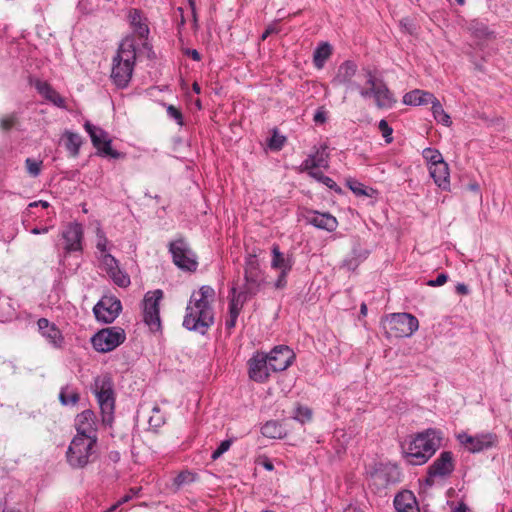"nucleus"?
<instances>
[{"mask_svg":"<svg viewBox=\"0 0 512 512\" xmlns=\"http://www.w3.org/2000/svg\"><path fill=\"white\" fill-rule=\"evenodd\" d=\"M215 297L216 292L209 285H203L191 294L183 319V326L187 330L204 335L214 324Z\"/></svg>","mask_w":512,"mask_h":512,"instance_id":"nucleus-1","label":"nucleus"},{"mask_svg":"<svg viewBox=\"0 0 512 512\" xmlns=\"http://www.w3.org/2000/svg\"><path fill=\"white\" fill-rule=\"evenodd\" d=\"M136 61V47L131 37L120 43L112 59L111 79L119 89H124L131 81Z\"/></svg>","mask_w":512,"mask_h":512,"instance_id":"nucleus-2","label":"nucleus"},{"mask_svg":"<svg viewBox=\"0 0 512 512\" xmlns=\"http://www.w3.org/2000/svg\"><path fill=\"white\" fill-rule=\"evenodd\" d=\"M440 446V437L437 432L428 429L415 436L404 448L407 462L411 465H422L426 463Z\"/></svg>","mask_w":512,"mask_h":512,"instance_id":"nucleus-3","label":"nucleus"},{"mask_svg":"<svg viewBox=\"0 0 512 512\" xmlns=\"http://www.w3.org/2000/svg\"><path fill=\"white\" fill-rule=\"evenodd\" d=\"M92 392L96 396L102 415V423L111 426L114 420L115 392L112 377L108 373L94 378Z\"/></svg>","mask_w":512,"mask_h":512,"instance_id":"nucleus-4","label":"nucleus"},{"mask_svg":"<svg viewBox=\"0 0 512 512\" xmlns=\"http://www.w3.org/2000/svg\"><path fill=\"white\" fill-rule=\"evenodd\" d=\"M97 457V441L73 437L66 451V461L73 469H82Z\"/></svg>","mask_w":512,"mask_h":512,"instance_id":"nucleus-5","label":"nucleus"},{"mask_svg":"<svg viewBox=\"0 0 512 512\" xmlns=\"http://www.w3.org/2000/svg\"><path fill=\"white\" fill-rule=\"evenodd\" d=\"M370 486L380 492L401 481V471L391 463H376L368 472Z\"/></svg>","mask_w":512,"mask_h":512,"instance_id":"nucleus-6","label":"nucleus"},{"mask_svg":"<svg viewBox=\"0 0 512 512\" xmlns=\"http://www.w3.org/2000/svg\"><path fill=\"white\" fill-rule=\"evenodd\" d=\"M418 327V319L409 313H394L384 321L386 333L395 338L410 337Z\"/></svg>","mask_w":512,"mask_h":512,"instance_id":"nucleus-7","label":"nucleus"},{"mask_svg":"<svg viewBox=\"0 0 512 512\" xmlns=\"http://www.w3.org/2000/svg\"><path fill=\"white\" fill-rule=\"evenodd\" d=\"M125 339L126 334L124 329L113 326L98 331L91 338V342L96 351L107 353L116 349Z\"/></svg>","mask_w":512,"mask_h":512,"instance_id":"nucleus-8","label":"nucleus"},{"mask_svg":"<svg viewBox=\"0 0 512 512\" xmlns=\"http://www.w3.org/2000/svg\"><path fill=\"white\" fill-rule=\"evenodd\" d=\"M163 298V291L156 289L148 291L143 299V321L153 332L161 329L160 301Z\"/></svg>","mask_w":512,"mask_h":512,"instance_id":"nucleus-9","label":"nucleus"},{"mask_svg":"<svg viewBox=\"0 0 512 512\" xmlns=\"http://www.w3.org/2000/svg\"><path fill=\"white\" fill-rule=\"evenodd\" d=\"M244 280L245 283L241 289L250 296H255L265 283L264 272L254 254H250L245 260Z\"/></svg>","mask_w":512,"mask_h":512,"instance_id":"nucleus-10","label":"nucleus"},{"mask_svg":"<svg viewBox=\"0 0 512 512\" xmlns=\"http://www.w3.org/2000/svg\"><path fill=\"white\" fill-rule=\"evenodd\" d=\"M86 132L91 138L93 146L97 149V154L102 157H111L113 159H120L124 157V154L114 150L111 147V139L106 131L102 128L91 124L86 121L84 124Z\"/></svg>","mask_w":512,"mask_h":512,"instance_id":"nucleus-11","label":"nucleus"},{"mask_svg":"<svg viewBox=\"0 0 512 512\" xmlns=\"http://www.w3.org/2000/svg\"><path fill=\"white\" fill-rule=\"evenodd\" d=\"M169 250L177 267L187 271H195L197 269L196 255L184 240L179 239L171 242Z\"/></svg>","mask_w":512,"mask_h":512,"instance_id":"nucleus-12","label":"nucleus"},{"mask_svg":"<svg viewBox=\"0 0 512 512\" xmlns=\"http://www.w3.org/2000/svg\"><path fill=\"white\" fill-rule=\"evenodd\" d=\"M366 84L374 86L373 98L379 109L391 108L396 100L387 85L370 71H366Z\"/></svg>","mask_w":512,"mask_h":512,"instance_id":"nucleus-13","label":"nucleus"},{"mask_svg":"<svg viewBox=\"0 0 512 512\" xmlns=\"http://www.w3.org/2000/svg\"><path fill=\"white\" fill-rule=\"evenodd\" d=\"M122 309L120 300L114 297H103L93 308L96 319L103 323H112Z\"/></svg>","mask_w":512,"mask_h":512,"instance_id":"nucleus-14","label":"nucleus"},{"mask_svg":"<svg viewBox=\"0 0 512 512\" xmlns=\"http://www.w3.org/2000/svg\"><path fill=\"white\" fill-rule=\"evenodd\" d=\"M269 361V367L272 372L286 370L293 362L295 354L292 349L286 345L274 347L269 353H266Z\"/></svg>","mask_w":512,"mask_h":512,"instance_id":"nucleus-15","label":"nucleus"},{"mask_svg":"<svg viewBox=\"0 0 512 512\" xmlns=\"http://www.w3.org/2000/svg\"><path fill=\"white\" fill-rule=\"evenodd\" d=\"M457 438L460 443L463 444L472 453L487 450L493 447L497 442L496 435L492 433L478 434L475 436L461 433Z\"/></svg>","mask_w":512,"mask_h":512,"instance_id":"nucleus-16","label":"nucleus"},{"mask_svg":"<svg viewBox=\"0 0 512 512\" xmlns=\"http://www.w3.org/2000/svg\"><path fill=\"white\" fill-rule=\"evenodd\" d=\"M75 428L77 434L74 437H90V440L98 441L96 416L92 410H84L76 416Z\"/></svg>","mask_w":512,"mask_h":512,"instance_id":"nucleus-17","label":"nucleus"},{"mask_svg":"<svg viewBox=\"0 0 512 512\" xmlns=\"http://www.w3.org/2000/svg\"><path fill=\"white\" fill-rule=\"evenodd\" d=\"M249 377L259 383H263L268 380L271 369L269 367V361L264 352H257L249 361Z\"/></svg>","mask_w":512,"mask_h":512,"instance_id":"nucleus-18","label":"nucleus"},{"mask_svg":"<svg viewBox=\"0 0 512 512\" xmlns=\"http://www.w3.org/2000/svg\"><path fill=\"white\" fill-rule=\"evenodd\" d=\"M38 332L41 337L52 347L60 348L64 342L62 332L54 322L46 318H40L37 321Z\"/></svg>","mask_w":512,"mask_h":512,"instance_id":"nucleus-19","label":"nucleus"},{"mask_svg":"<svg viewBox=\"0 0 512 512\" xmlns=\"http://www.w3.org/2000/svg\"><path fill=\"white\" fill-rule=\"evenodd\" d=\"M62 238L65 242L66 252L82 250L83 228L79 223H69L62 231Z\"/></svg>","mask_w":512,"mask_h":512,"instance_id":"nucleus-20","label":"nucleus"},{"mask_svg":"<svg viewBox=\"0 0 512 512\" xmlns=\"http://www.w3.org/2000/svg\"><path fill=\"white\" fill-rule=\"evenodd\" d=\"M327 145L323 144L316 149L315 153L310 154L301 164L300 170L310 175L312 171H318L317 168L327 169L329 167V153Z\"/></svg>","mask_w":512,"mask_h":512,"instance_id":"nucleus-21","label":"nucleus"},{"mask_svg":"<svg viewBox=\"0 0 512 512\" xmlns=\"http://www.w3.org/2000/svg\"><path fill=\"white\" fill-rule=\"evenodd\" d=\"M454 470L453 455L450 451L442 452L428 468L430 477H445Z\"/></svg>","mask_w":512,"mask_h":512,"instance_id":"nucleus-22","label":"nucleus"},{"mask_svg":"<svg viewBox=\"0 0 512 512\" xmlns=\"http://www.w3.org/2000/svg\"><path fill=\"white\" fill-rule=\"evenodd\" d=\"M306 220L309 224L316 228L332 232L338 226L337 219L329 213H320L318 211H311L308 213Z\"/></svg>","mask_w":512,"mask_h":512,"instance_id":"nucleus-23","label":"nucleus"},{"mask_svg":"<svg viewBox=\"0 0 512 512\" xmlns=\"http://www.w3.org/2000/svg\"><path fill=\"white\" fill-rule=\"evenodd\" d=\"M394 507L397 512H420L416 497L409 490H403L395 496Z\"/></svg>","mask_w":512,"mask_h":512,"instance_id":"nucleus-24","label":"nucleus"},{"mask_svg":"<svg viewBox=\"0 0 512 512\" xmlns=\"http://www.w3.org/2000/svg\"><path fill=\"white\" fill-rule=\"evenodd\" d=\"M127 19L133 32L140 38H147L149 35V27L147 19L142 15L138 9H130L127 15Z\"/></svg>","mask_w":512,"mask_h":512,"instance_id":"nucleus-25","label":"nucleus"},{"mask_svg":"<svg viewBox=\"0 0 512 512\" xmlns=\"http://www.w3.org/2000/svg\"><path fill=\"white\" fill-rule=\"evenodd\" d=\"M35 88L38 93L48 102L59 108H65V99L46 82L37 81Z\"/></svg>","mask_w":512,"mask_h":512,"instance_id":"nucleus-26","label":"nucleus"},{"mask_svg":"<svg viewBox=\"0 0 512 512\" xmlns=\"http://www.w3.org/2000/svg\"><path fill=\"white\" fill-rule=\"evenodd\" d=\"M356 72L357 65L352 61H345L338 67L332 83L336 86L351 83Z\"/></svg>","mask_w":512,"mask_h":512,"instance_id":"nucleus-27","label":"nucleus"},{"mask_svg":"<svg viewBox=\"0 0 512 512\" xmlns=\"http://www.w3.org/2000/svg\"><path fill=\"white\" fill-rule=\"evenodd\" d=\"M430 175L438 187L443 190L449 188V167L446 162L440 163L435 166H429Z\"/></svg>","mask_w":512,"mask_h":512,"instance_id":"nucleus-28","label":"nucleus"},{"mask_svg":"<svg viewBox=\"0 0 512 512\" xmlns=\"http://www.w3.org/2000/svg\"><path fill=\"white\" fill-rule=\"evenodd\" d=\"M294 261L293 258L289 255H285L279 249L278 245H273L272 247V260L271 267L275 270L279 271H291L293 267Z\"/></svg>","mask_w":512,"mask_h":512,"instance_id":"nucleus-29","label":"nucleus"},{"mask_svg":"<svg viewBox=\"0 0 512 512\" xmlns=\"http://www.w3.org/2000/svg\"><path fill=\"white\" fill-rule=\"evenodd\" d=\"M435 96L427 91H423L420 89L412 90L408 93H406L403 96V102L406 105H426V104H432V102L435 100Z\"/></svg>","mask_w":512,"mask_h":512,"instance_id":"nucleus-30","label":"nucleus"},{"mask_svg":"<svg viewBox=\"0 0 512 512\" xmlns=\"http://www.w3.org/2000/svg\"><path fill=\"white\" fill-rule=\"evenodd\" d=\"M251 297L244 290L237 291V288L233 286L229 297V314L239 315L245 302Z\"/></svg>","mask_w":512,"mask_h":512,"instance_id":"nucleus-31","label":"nucleus"},{"mask_svg":"<svg viewBox=\"0 0 512 512\" xmlns=\"http://www.w3.org/2000/svg\"><path fill=\"white\" fill-rule=\"evenodd\" d=\"M40 206L42 209L46 210L48 224L43 227L34 226V235L46 233L50 228L54 226L55 211L53 209H50V204L47 201H34V209Z\"/></svg>","mask_w":512,"mask_h":512,"instance_id":"nucleus-32","label":"nucleus"},{"mask_svg":"<svg viewBox=\"0 0 512 512\" xmlns=\"http://www.w3.org/2000/svg\"><path fill=\"white\" fill-rule=\"evenodd\" d=\"M64 145L66 150L72 157H76L79 154L80 147L82 145V138L78 133L66 131L63 135Z\"/></svg>","mask_w":512,"mask_h":512,"instance_id":"nucleus-33","label":"nucleus"},{"mask_svg":"<svg viewBox=\"0 0 512 512\" xmlns=\"http://www.w3.org/2000/svg\"><path fill=\"white\" fill-rule=\"evenodd\" d=\"M80 400V395L77 389L70 385H65L61 388L59 393V401L64 406H74Z\"/></svg>","mask_w":512,"mask_h":512,"instance_id":"nucleus-34","label":"nucleus"},{"mask_svg":"<svg viewBox=\"0 0 512 512\" xmlns=\"http://www.w3.org/2000/svg\"><path fill=\"white\" fill-rule=\"evenodd\" d=\"M332 52L331 46L328 43H323L316 48L313 55V62L315 67L322 68L325 61L330 57Z\"/></svg>","mask_w":512,"mask_h":512,"instance_id":"nucleus-35","label":"nucleus"},{"mask_svg":"<svg viewBox=\"0 0 512 512\" xmlns=\"http://www.w3.org/2000/svg\"><path fill=\"white\" fill-rule=\"evenodd\" d=\"M432 113H433V116H434V119L445 125V126H450L452 124V121H451V118L450 116L444 111L441 103L439 102V100L437 98H435V100L432 102Z\"/></svg>","mask_w":512,"mask_h":512,"instance_id":"nucleus-36","label":"nucleus"},{"mask_svg":"<svg viewBox=\"0 0 512 512\" xmlns=\"http://www.w3.org/2000/svg\"><path fill=\"white\" fill-rule=\"evenodd\" d=\"M261 433L268 438H281L283 434L282 426L276 421H267L261 427Z\"/></svg>","mask_w":512,"mask_h":512,"instance_id":"nucleus-37","label":"nucleus"},{"mask_svg":"<svg viewBox=\"0 0 512 512\" xmlns=\"http://www.w3.org/2000/svg\"><path fill=\"white\" fill-rule=\"evenodd\" d=\"M468 29L475 37L480 39L487 38L491 34L488 26L479 20H472L468 25Z\"/></svg>","mask_w":512,"mask_h":512,"instance_id":"nucleus-38","label":"nucleus"},{"mask_svg":"<svg viewBox=\"0 0 512 512\" xmlns=\"http://www.w3.org/2000/svg\"><path fill=\"white\" fill-rule=\"evenodd\" d=\"M109 277L112 281L118 285L119 287H128L130 285V277L129 275L117 267L114 271L109 274Z\"/></svg>","mask_w":512,"mask_h":512,"instance_id":"nucleus-39","label":"nucleus"},{"mask_svg":"<svg viewBox=\"0 0 512 512\" xmlns=\"http://www.w3.org/2000/svg\"><path fill=\"white\" fill-rule=\"evenodd\" d=\"M309 176L336 192L341 191L336 182L332 178L325 176L321 171H312Z\"/></svg>","mask_w":512,"mask_h":512,"instance_id":"nucleus-40","label":"nucleus"},{"mask_svg":"<svg viewBox=\"0 0 512 512\" xmlns=\"http://www.w3.org/2000/svg\"><path fill=\"white\" fill-rule=\"evenodd\" d=\"M100 263L103 270L109 275L117 267H119L118 261L111 254H102L100 257Z\"/></svg>","mask_w":512,"mask_h":512,"instance_id":"nucleus-41","label":"nucleus"},{"mask_svg":"<svg viewBox=\"0 0 512 512\" xmlns=\"http://www.w3.org/2000/svg\"><path fill=\"white\" fill-rule=\"evenodd\" d=\"M423 157L429 162L430 166H435L445 162L442 154L433 148H426L423 150Z\"/></svg>","mask_w":512,"mask_h":512,"instance_id":"nucleus-42","label":"nucleus"},{"mask_svg":"<svg viewBox=\"0 0 512 512\" xmlns=\"http://www.w3.org/2000/svg\"><path fill=\"white\" fill-rule=\"evenodd\" d=\"M364 258L365 255H362L360 252L354 250L352 255L343 261V267L350 271H354Z\"/></svg>","mask_w":512,"mask_h":512,"instance_id":"nucleus-43","label":"nucleus"},{"mask_svg":"<svg viewBox=\"0 0 512 512\" xmlns=\"http://www.w3.org/2000/svg\"><path fill=\"white\" fill-rule=\"evenodd\" d=\"M285 141H286V138L283 135L278 134L277 131L274 130L273 135L269 139L268 146L272 150L278 151V150L282 149Z\"/></svg>","mask_w":512,"mask_h":512,"instance_id":"nucleus-44","label":"nucleus"},{"mask_svg":"<svg viewBox=\"0 0 512 512\" xmlns=\"http://www.w3.org/2000/svg\"><path fill=\"white\" fill-rule=\"evenodd\" d=\"M378 128L380 132L382 133L383 138L385 139V142L387 144L391 143L393 141L392 133L393 129L389 126L388 122L384 119L379 121Z\"/></svg>","mask_w":512,"mask_h":512,"instance_id":"nucleus-45","label":"nucleus"},{"mask_svg":"<svg viewBox=\"0 0 512 512\" xmlns=\"http://www.w3.org/2000/svg\"><path fill=\"white\" fill-rule=\"evenodd\" d=\"M96 235H97L96 248L101 252V255L108 254L107 253L108 239L105 236V233L103 232L102 229L98 228Z\"/></svg>","mask_w":512,"mask_h":512,"instance_id":"nucleus-46","label":"nucleus"},{"mask_svg":"<svg viewBox=\"0 0 512 512\" xmlns=\"http://www.w3.org/2000/svg\"><path fill=\"white\" fill-rule=\"evenodd\" d=\"M139 491H140V488H131L130 492L128 494L124 495L120 500L117 501V503H115L109 509H107L106 512H113L120 505L130 501L134 496H136L138 494Z\"/></svg>","mask_w":512,"mask_h":512,"instance_id":"nucleus-47","label":"nucleus"},{"mask_svg":"<svg viewBox=\"0 0 512 512\" xmlns=\"http://www.w3.org/2000/svg\"><path fill=\"white\" fill-rule=\"evenodd\" d=\"M232 443H233L232 439H227V440L222 441L219 444V446L217 447V449L212 453L211 458L213 460L220 458L225 452H227L229 450Z\"/></svg>","mask_w":512,"mask_h":512,"instance_id":"nucleus-48","label":"nucleus"},{"mask_svg":"<svg viewBox=\"0 0 512 512\" xmlns=\"http://www.w3.org/2000/svg\"><path fill=\"white\" fill-rule=\"evenodd\" d=\"M193 480H194V476L191 472L183 471L175 477L174 484L176 486L180 487L184 484L192 482Z\"/></svg>","mask_w":512,"mask_h":512,"instance_id":"nucleus-49","label":"nucleus"},{"mask_svg":"<svg viewBox=\"0 0 512 512\" xmlns=\"http://www.w3.org/2000/svg\"><path fill=\"white\" fill-rule=\"evenodd\" d=\"M17 125V118L14 114L7 115L0 119V127L3 131H8Z\"/></svg>","mask_w":512,"mask_h":512,"instance_id":"nucleus-50","label":"nucleus"},{"mask_svg":"<svg viewBox=\"0 0 512 512\" xmlns=\"http://www.w3.org/2000/svg\"><path fill=\"white\" fill-rule=\"evenodd\" d=\"M311 416L312 413L310 409L306 407H299L295 412L294 418L301 423H305L311 419Z\"/></svg>","mask_w":512,"mask_h":512,"instance_id":"nucleus-51","label":"nucleus"},{"mask_svg":"<svg viewBox=\"0 0 512 512\" xmlns=\"http://www.w3.org/2000/svg\"><path fill=\"white\" fill-rule=\"evenodd\" d=\"M167 114L170 118L174 119L177 124L183 125V115L179 109L173 105L167 107Z\"/></svg>","mask_w":512,"mask_h":512,"instance_id":"nucleus-52","label":"nucleus"},{"mask_svg":"<svg viewBox=\"0 0 512 512\" xmlns=\"http://www.w3.org/2000/svg\"><path fill=\"white\" fill-rule=\"evenodd\" d=\"M348 186L356 195H368L365 186L356 180H349Z\"/></svg>","mask_w":512,"mask_h":512,"instance_id":"nucleus-53","label":"nucleus"},{"mask_svg":"<svg viewBox=\"0 0 512 512\" xmlns=\"http://www.w3.org/2000/svg\"><path fill=\"white\" fill-rule=\"evenodd\" d=\"M290 273V271H280L279 275L274 282V287L276 289H284L287 285V276Z\"/></svg>","mask_w":512,"mask_h":512,"instance_id":"nucleus-54","label":"nucleus"},{"mask_svg":"<svg viewBox=\"0 0 512 512\" xmlns=\"http://www.w3.org/2000/svg\"><path fill=\"white\" fill-rule=\"evenodd\" d=\"M448 280V275L445 273L439 274L436 279L429 280L427 285L430 287H438L444 285Z\"/></svg>","mask_w":512,"mask_h":512,"instance_id":"nucleus-55","label":"nucleus"},{"mask_svg":"<svg viewBox=\"0 0 512 512\" xmlns=\"http://www.w3.org/2000/svg\"><path fill=\"white\" fill-rule=\"evenodd\" d=\"M313 120L315 121V123H318V124L325 123L327 120L326 112L322 108L318 109L316 111V113L314 114Z\"/></svg>","mask_w":512,"mask_h":512,"instance_id":"nucleus-56","label":"nucleus"},{"mask_svg":"<svg viewBox=\"0 0 512 512\" xmlns=\"http://www.w3.org/2000/svg\"><path fill=\"white\" fill-rule=\"evenodd\" d=\"M238 316L239 315L228 313V318L225 321V327L227 330H231L236 326Z\"/></svg>","mask_w":512,"mask_h":512,"instance_id":"nucleus-57","label":"nucleus"},{"mask_svg":"<svg viewBox=\"0 0 512 512\" xmlns=\"http://www.w3.org/2000/svg\"><path fill=\"white\" fill-rule=\"evenodd\" d=\"M359 94L363 97V98H369V97H373V94H374V86L373 85H369V88H360L359 90Z\"/></svg>","mask_w":512,"mask_h":512,"instance_id":"nucleus-58","label":"nucleus"},{"mask_svg":"<svg viewBox=\"0 0 512 512\" xmlns=\"http://www.w3.org/2000/svg\"><path fill=\"white\" fill-rule=\"evenodd\" d=\"M456 292L460 295H466V294H468L469 290H468V287L464 283H459L456 286Z\"/></svg>","mask_w":512,"mask_h":512,"instance_id":"nucleus-59","label":"nucleus"},{"mask_svg":"<svg viewBox=\"0 0 512 512\" xmlns=\"http://www.w3.org/2000/svg\"><path fill=\"white\" fill-rule=\"evenodd\" d=\"M187 55L195 61H199L201 59L200 53L195 49H188Z\"/></svg>","mask_w":512,"mask_h":512,"instance_id":"nucleus-60","label":"nucleus"},{"mask_svg":"<svg viewBox=\"0 0 512 512\" xmlns=\"http://www.w3.org/2000/svg\"><path fill=\"white\" fill-rule=\"evenodd\" d=\"M163 423V419L162 418H156L155 416H151L149 418V424L151 426H155V427H158L160 426L161 424Z\"/></svg>","mask_w":512,"mask_h":512,"instance_id":"nucleus-61","label":"nucleus"},{"mask_svg":"<svg viewBox=\"0 0 512 512\" xmlns=\"http://www.w3.org/2000/svg\"><path fill=\"white\" fill-rule=\"evenodd\" d=\"M276 31H277V30H276V28H274V27H272V26L268 27V28L263 32V34H262V36H261V39H262V40H265L269 35H271L272 33H275Z\"/></svg>","mask_w":512,"mask_h":512,"instance_id":"nucleus-62","label":"nucleus"},{"mask_svg":"<svg viewBox=\"0 0 512 512\" xmlns=\"http://www.w3.org/2000/svg\"><path fill=\"white\" fill-rule=\"evenodd\" d=\"M347 86V89H351V90H360L361 86L356 83L355 81H353V79L351 80V83H348V84H345Z\"/></svg>","mask_w":512,"mask_h":512,"instance_id":"nucleus-63","label":"nucleus"},{"mask_svg":"<svg viewBox=\"0 0 512 512\" xmlns=\"http://www.w3.org/2000/svg\"><path fill=\"white\" fill-rule=\"evenodd\" d=\"M454 512H467V507L465 504L461 503L455 508Z\"/></svg>","mask_w":512,"mask_h":512,"instance_id":"nucleus-64","label":"nucleus"}]
</instances>
